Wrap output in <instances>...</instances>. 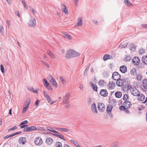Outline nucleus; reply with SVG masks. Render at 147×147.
I'll use <instances>...</instances> for the list:
<instances>
[{
    "mask_svg": "<svg viewBox=\"0 0 147 147\" xmlns=\"http://www.w3.org/2000/svg\"><path fill=\"white\" fill-rule=\"evenodd\" d=\"M105 84L104 81L102 80H100L98 82L99 85L100 86H102Z\"/></svg>",
    "mask_w": 147,
    "mask_h": 147,
    "instance_id": "43",
    "label": "nucleus"
},
{
    "mask_svg": "<svg viewBox=\"0 0 147 147\" xmlns=\"http://www.w3.org/2000/svg\"><path fill=\"white\" fill-rule=\"evenodd\" d=\"M100 94L102 96L105 97L107 96L108 93L106 90L102 89L100 92Z\"/></svg>",
    "mask_w": 147,
    "mask_h": 147,
    "instance_id": "14",
    "label": "nucleus"
},
{
    "mask_svg": "<svg viewBox=\"0 0 147 147\" xmlns=\"http://www.w3.org/2000/svg\"><path fill=\"white\" fill-rule=\"evenodd\" d=\"M70 97V94L69 93H67L65 95V97L64 98V100L65 101L67 100H68Z\"/></svg>",
    "mask_w": 147,
    "mask_h": 147,
    "instance_id": "40",
    "label": "nucleus"
},
{
    "mask_svg": "<svg viewBox=\"0 0 147 147\" xmlns=\"http://www.w3.org/2000/svg\"><path fill=\"white\" fill-rule=\"evenodd\" d=\"M130 73L131 75L136 76L137 74V69L136 68H132L131 69Z\"/></svg>",
    "mask_w": 147,
    "mask_h": 147,
    "instance_id": "20",
    "label": "nucleus"
},
{
    "mask_svg": "<svg viewBox=\"0 0 147 147\" xmlns=\"http://www.w3.org/2000/svg\"><path fill=\"white\" fill-rule=\"evenodd\" d=\"M122 89L124 91H126L128 89V86L127 85H124L123 86Z\"/></svg>",
    "mask_w": 147,
    "mask_h": 147,
    "instance_id": "41",
    "label": "nucleus"
},
{
    "mask_svg": "<svg viewBox=\"0 0 147 147\" xmlns=\"http://www.w3.org/2000/svg\"><path fill=\"white\" fill-rule=\"evenodd\" d=\"M19 141L20 144H24L26 143V138L23 137L20 138Z\"/></svg>",
    "mask_w": 147,
    "mask_h": 147,
    "instance_id": "26",
    "label": "nucleus"
},
{
    "mask_svg": "<svg viewBox=\"0 0 147 147\" xmlns=\"http://www.w3.org/2000/svg\"><path fill=\"white\" fill-rule=\"evenodd\" d=\"M91 109L92 111L94 113H97L98 112L96 109V105L94 103H93L92 105Z\"/></svg>",
    "mask_w": 147,
    "mask_h": 147,
    "instance_id": "19",
    "label": "nucleus"
},
{
    "mask_svg": "<svg viewBox=\"0 0 147 147\" xmlns=\"http://www.w3.org/2000/svg\"><path fill=\"white\" fill-rule=\"evenodd\" d=\"M31 91L35 93H37L38 92V90L37 89L34 90L33 88L31 89Z\"/></svg>",
    "mask_w": 147,
    "mask_h": 147,
    "instance_id": "56",
    "label": "nucleus"
},
{
    "mask_svg": "<svg viewBox=\"0 0 147 147\" xmlns=\"http://www.w3.org/2000/svg\"><path fill=\"white\" fill-rule=\"evenodd\" d=\"M117 80L116 84L118 86H121L123 84L124 81L123 79L120 78Z\"/></svg>",
    "mask_w": 147,
    "mask_h": 147,
    "instance_id": "11",
    "label": "nucleus"
},
{
    "mask_svg": "<svg viewBox=\"0 0 147 147\" xmlns=\"http://www.w3.org/2000/svg\"><path fill=\"white\" fill-rule=\"evenodd\" d=\"M53 139L50 138H47L46 140V143L49 145H51L53 143Z\"/></svg>",
    "mask_w": 147,
    "mask_h": 147,
    "instance_id": "16",
    "label": "nucleus"
},
{
    "mask_svg": "<svg viewBox=\"0 0 147 147\" xmlns=\"http://www.w3.org/2000/svg\"><path fill=\"white\" fill-rule=\"evenodd\" d=\"M98 108L99 110L101 112L105 109V107L104 104L102 102H99L98 104Z\"/></svg>",
    "mask_w": 147,
    "mask_h": 147,
    "instance_id": "4",
    "label": "nucleus"
},
{
    "mask_svg": "<svg viewBox=\"0 0 147 147\" xmlns=\"http://www.w3.org/2000/svg\"><path fill=\"white\" fill-rule=\"evenodd\" d=\"M17 126H15L13 127H12L11 128L9 129L8 130V131H13V130H15L17 129Z\"/></svg>",
    "mask_w": 147,
    "mask_h": 147,
    "instance_id": "48",
    "label": "nucleus"
},
{
    "mask_svg": "<svg viewBox=\"0 0 147 147\" xmlns=\"http://www.w3.org/2000/svg\"><path fill=\"white\" fill-rule=\"evenodd\" d=\"M124 111L127 113H129V110L127 109L126 108H125V109H124Z\"/></svg>",
    "mask_w": 147,
    "mask_h": 147,
    "instance_id": "64",
    "label": "nucleus"
},
{
    "mask_svg": "<svg viewBox=\"0 0 147 147\" xmlns=\"http://www.w3.org/2000/svg\"><path fill=\"white\" fill-rule=\"evenodd\" d=\"M141 26L144 28H147V24H141Z\"/></svg>",
    "mask_w": 147,
    "mask_h": 147,
    "instance_id": "57",
    "label": "nucleus"
},
{
    "mask_svg": "<svg viewBox=\"0 0 147 147\" xmlns=\"http://www.w3.org/2000/svg\"><path fill=\"white\" fill-rule=\"evenodd\" d=\"M80 55V54L79 53L73 50L70 49L67 51L66 57L67 59H69L78 56Z\"/></svg>",
    "mask_w": 147,
    "mask_h": 147,
    "instance_id": "1",
    "label": "nucleus"
},
{
    "mask_svg": "<svg viewBox=\"0 0 147 147\" xmlns=\"http://www.w3.org/2000/svg\"><path fill=\"white\" fill-rule=\"evenodd\" d=\"M127 42H123L121 43V47H122L124 48L127 47Z\"/></svg>",
    "mask_w": 147,
    "mask_h": 147,
    "instance_id": "45",
    "label": "nucleus"
},
{
    "mask_svg": "<svg viewBox=\"0 0 147 147\" xmlns=\"http://www.w3.org/2000/svg\"><path fill=\"white\" fill-rule=\"evenodd\" d=\"M59 130L62 132H67L69 131V130L67 128H59Z\"/></svg>",
    "mask_w": 147,
    "mask_h": 147,
    "instance_id": "34",
    "label": "nucleus"
},
{
    "mask_svg": "<svg viewBox=\"0 0 147 147\" xmlns=\"http://www.w3.org/2000/svg\"><path fill=\"white\" fill-rule=\"evenodd\" d=\"M113 108V107L111 105H108L107 107V111L108 114L110 115L111 111Z\"/></svg>",
    "mask_w": 147,
    "mask_h": 147,
    "instance_id": "24",
    "label": "nucleus"
},
{
    "mask_svg": "<svg viewBox=\"0 0 147 147\" xmlns=\"http://www.w3.org/2000/svg\"><path fill=\"white\" fill-rule=\"evenodd\" d=\"M144 53V51L143 49H140L139 51V53L140 54H142Z\"/></svg>",
    "mask_w": 147,
    "mask_h": 147,
    "instance_id": "58",
    "label": "nucleus"
},
{
    "mask_svg": "<svg viewBox=\"0 0 147 147\" xmlns=\"http://www.w3.org/2000/svg\"><path fill=\"white\" fill-rule=\"evenodd\" d=\"M48 80L51 83L53 82V81L55 80V79L52 76H49L48 77Z\"/></svg>",
    "mask_w": 147,
    "mask_h": 147,
    "instance_id": "33",
    "label": "nucleus"
},
{
    "mask_svg": "<svg viewBox=\"0 0 147 147\" xmlns=\"http://www.w3.org/2000/svg\"><path fill=\"white\" fill-rule=\"evenodd\" d=\"M113 59V57L111 55L108 54L105 55L103 57V59L105 61H106L109 59Z\"/></svg>",
    "mask_w": 147,
    "mask_h": 147,
    "instance_id": "22",
    "label": "nucleus"
},
{
    "mask_svg": "<svg viewBox=\"0 0 147 147\" xmlns=\"http://www.w3.org/2000/svg\"><path fill=\"white\" fill-rule=\"evenodd\" d=\"M62 144L60 142H57L55 143L56 147H62Z\"/></svg>",
    "mask_w": 147,
    "mask_h": 147,
    "instance_id": "38",
    "label": "nucleus"
},
{
    "mask_svg": "<svg viewBox=\"0 0 147 147\" xmlns=\"http://www.w3.org/2000/svg\"><path fill=\"white\" fill-rule=\"evenodd\" d=\"M128 96L127 94H125L123 97V99L124 100H126L128 98Z\"/></svg>",
    "mask_w": 147,
    "mask_h": 147,
    "instance_id": "54",
    "label": "nucleus"
},
{
    "mask_svg": "<svg viewBox=\"0 0 147 147\" xmlns=\"http://www.w3.org/2000/svg\"><path fill=\"white\" fill-rule=\"evenodd\" d=\"M142 83L144 87H147V79H143L142 80Z\"/></svg>",
    "mask_w": 147,
    "mask_h": 147,
    "instance_id": "32",
    "label": "nucleus"
},
{
    "mask_svg": "<svg viewBox=\"0 0 147 147\" xmlns=\"http://www.w3.org/2000/svg\"><path fill=\"white\" fill-rule=\"evenodd\" d=\"M142 78V77L140 75H138L137 76V80H141Z\"/></svg>",
    "mask_w": 147,
    "mask_h": 147,
    "instance_id": "52",
    "label": "nucleus"
},
{
    "mask_svg": "<svg viewBox=\"0 0 147 147\" xmlns=\"http://www.w3.org/2000/svg\"><path fill=\"white\" fill-rule=\"evenodd\" d=\"M0 31L3 34L4 31V29L3 26L2 25H0Z\"/></svg>",
    "mask_w": 147,
    "mask_h": 147,
    "instance_id": "46",
    "label": "nucleus"
},
{
    "mask_svg": "<svg viewBox=\"0 0 147 147\" xmlns=\"http://www.w3.org/2000/svg\"><path fill=\"white\" fill-rule=\"evenodd\" d=\"M51 84L55 88H57L58 86V84L55 80L53 81V82L51 83Z\"/></svg>",
    "mask_w": 147,
    "mask_h": 147,
    "instance_id": "35",
    "label": "nucleus"
},
{
    "mask_svg": "<svg viewBox=\"0 0 147 147\" xmlns=\"http://www.w3.org/2000/svg\"><path fill=\"white\" fill-rule=\"evenodd\" d=\"M61 8L62 11L65 14H68V11L66 5L64 4H62L61 6Z\"/></svg>",
    "mask_w": 147,
    "mask_h": 147,
    "instance_id": "12",
    "label": "nucleus"
},
{
    "mask_svg": "<svg viewBox=\"0 0 147 147\" xmlns=\"http://www.w3.org/2000/svg\"><path fill=\"white\" fill-rule=\"evenodd\" d=\"M120 71L122 73H125L127 71V67L125 65L121 66L120 67Z\"/></svg>",
    "mask_w": 147,
    "mask_h": 147,
    "instance_id": "15",
    "label": "nucleus"
},
{
    "mask_svg": "<svg viewBox=\"0 0 147 147\" xmlns=\"http://www.w3.org/2000/svg\"><path fill=\"white\" fill-rule=\"evenodd\" d=\"M115 95L116 98H120L122 96V94L121 92L117 91L115 93Z\"/></svg>",
    "mask_w": 147,
    "mask_h": 147,
    "instance_id": "25",
    "label": "nucleus"
},
{
    "mask_svg": "<svg viewBox=\"0 0 147 147\" xmlns=\"http://www.w3.org/2000/svg\"><path fill=\"white\" fill-rule=\"evenodd\" d=\"M43 81L45 83V84H46V86L48 85L49 84L47 81V80L45 79H43Z\"/></svg>",
    "mask_w": 147,
    "mask_h": 147,
    "instance_id": "59",
    "label": "nucleus"
},
{
    "mask_svg": "<svg viewBox=\"0 0 147 147\" xmlns=\"http://www.w3.org/2000/svg\"><path fill=\"white\" fill-rule=\"evenodd\" d=\"M123 105L125 107L127 108H129L131 107V102L128 101H126L124 102L123 104Z\"/></svg>",
    "mask_w": 147,
    "mask_h": 147,
    "instance_id": "13",
    "label": "nucleus"
},
{
    "mask_svg": "<svg viewBox=\"0 0 147 147\" xmlns=\"http://www.w3.org/2000/svg\"><path fill=\"white\" fill-rule=\"evenodd\" d=\"M125 107L123 106H121L119 107V109L121 111H124Z\"/></svg>",
    "mask_w": 147,
    "mask_h": 147,
    "instance_id": "55",
    "label": "nucleus"
},
{
    "mask_svg": "<svg viewBox=\"0 0 147 147\" xmlns=\"http://www.w3.org/2000/svg\"><path fill=\"white\" fill-rule=\"evenodd\" d=\"M36 129H37L36 127L34 126H30L26 128H25L24 129V132H27L31 131H32L36 130Z\"/></svg>",
    "mask_w": 147,
    "mask_h": 147,
    "instance_id": "6",
    "label": "nucleus"
},
{
    "mask_svg": "<svg viewBox=\"0 0 147 147\" xmlns=\"http://www.w3.org/2000/svg\"><path fill=\"white\" fill-rule=\"evenodd\" d=\"M28 122V121L27 120H25L24 121H22L19 125H23L24 124H26Z\"/></svg>",
    "mask_w": 147,
    "mask_h": 147,
    "instance_id": "53",
    "label": "nucleus"
},
{
    "mask_svg": "<svg viewBox=\"0 0 147 147\" xmlns=\"http://www.w3.org/2000/svg\"><path fill=\"white\" fill-rule=\"evenodd\" d=\"M30 102V99H28L27 100L26 103L27 104L24 106L22 113H24L27 110L28 107L29 106Z\"/></svg>",
    "mask_w": 147,
    "mask_h": 147,
    "instance_id": "3",
    "label": "nucleus"
},
{
    "mask_svg": "<svg viewBox=\"0 0 147 147\" xmlns=\"http://www.w3.org/2000/svg\"><path fill=\"white\" fill-rule=\"evenodd\" d=\"M142 61L144 64L147 65V55H144L143 57Z\"/></svg>",
    "mask_w": 147,
    "mask_h": 147,
    "instance_id": "28",
    "label": "nucleus"
},
{
    "mask_svg": "<svg viewBox=\"0 0 147 147\" xmlns=\"http://www.w3.org/2000/svg\"><path fill=\"white\" fill-rule=\"evenodd\" d=\"M22 3L23 4V5H24L25 8L27 9V7H26V3L25 1H22Z\"/></svg>",
    "mask_w": 147,
    "mask_h": 147,
    "instance_id": "62",
    "label": "nucleus"
},
{
    "mask_svg": "<svg viewBox=\"0 0 147 147\" xmlns=\"http://www.w3.org/2000/svg\"><path fill=\"white\" fill-rule=\"evenodd\" d=\"M34 143L37 145L40 146L43 143V141L40 137H38L35 139Z\"/></svg>",
    "mask_w": 147,
    "mask_h": 147,
    "instance_id": "2",
    "label": "nucleus"
},
{
    "mask_svg": "<svg viewBox=\"0 0 147 147\" xmlns=\"http://www.w3.org/2000/svg\"><path fill=\"white\" fill-rule=\"evenodd\" d=\"M29 25L30 26L33 27L35 26L36 24V19L34 18H32L30 21L29 23Z\"/></svg>",
    "mask_w": 147,
    "mask_h": 147,
    "instance_id": "8",
    "label": "nucleus"
},
{
    "mask_svg": "<svg viewBox=\"0 0 147 147\" xmlns=\"http://www.w3.org/2000/svg\"><path fill=\"white\" fill-rule=\"evenodd\" d=\"M14 136V135H13V134L10 135H8L4 137V139H6L7 138H9L10 137H12Z\"/></svg>",
    "mask_w": 147,
    "mask_h": 147,
    "instance_id": "47",
    "label": "nucleus"
},
{
    "mask_svg": "<svg viewBox=\"0 0 147 147\" xmlns=\"http://www.w3.org/2000/svg\"><path fill=\"white\" fill-rule=\"evenodd\" d=\"M70 141L71 142L73 143L76 146L77 145H78V143L77 142H75L72 140H70Z\"/></svg>",
    "mask_w": 147,
    "mask_h": 147,
    "instance_id": "51",
    "label": "nucleus"
},
{
    "mask_svg": "<svg viewBox=\"0 0 147 147\" xmlns=\"http://www.w3.org/2000/svg\"><path fill=\"white\" fill-rule=\"evenodd\" d=\"M63 36L64 38L68 40H69L72 39L71 36L68 33H64L63 34Z\"/></svg>",
    "mask_w": 147,
    "mask_h": 147,
    "instance_id": "23",
    "label": "nucleus"
},
{
    "mask_svg": "<svg viewBox=\"0 0 147 147\" xmlns=\"http://www.w3.org/2000/svg\"><path fill=\"white\" fill-rule=\"evenodd\" d=\"M0 68H1V71L3 73H4L5 72V71H4V67H3V65L1 64V65Z\"/></svg>",
    "mask_w": 147,
    "mask_h": 147,
    "instance_id": "49",
    "label": "nucleus"
},
{
    "mask_svg": "<svg viewBox=\"0 0 147 147\" xmlns=\"http://www.w3.org/2000/svg\"><path fill=\"white\" fill-rule=\"evenodd\" d=\"M144 96L142 94H139L138 97V99L140 101H143L145 99Z\"/></svg>",
    "mask_w": 147,
    "mask_h": 147,
    "instance_id": "27",
    "label": "nucleus"
},
{
    "mask_svg": "<svg viewBox=\"0 0 147 147\" xmlns=\"http://www.w3.org/2000/svg\"><path fill=\"white\" fill-rule=\"evenodd\" d=\"M125 60L127 61H129L131 60V57L129 56H127L125 58Z\"/></svg>",
    "mask_w": 147,
    "mask_h": 147,
    "instance_id": "60",
    "label": "nucleus"
},
{
    "mask_svg": "<svg viewBox=\"0 0 147 147\" xmlns=\"http://www.w3.org/2000/svg\"><path fill=\"white\" fill-rule=\"evenodd\" d=\"M49 133L50 134H52L53 135H54L55 136H56L57 137L60 138H61L63 140H65L63 138L64 137V136L63 135L60 134L58 133H56L57 134H52L50 132H49Z\"/></svg>",
    "mask_w": 147,
    "mask_h": 147,
    "instance_id": "17",
    "label": "nucleus"
},
{
    "mask_svg": "<svg viewBox=\"0 0 147 147\" xmlns=\"http://www.w3.org/2000/svg\"><path fill=\"white\" fill-rule=\"evenodd\" d=\"M113 78L115 80H117L120 78V75L117 72H114L112 75Z\"/></svg>",
    "mask_w": 147,
    "mask_h": 147,
    "instance_id": "7",
    "label": "nucleus"
},
{
    "mask_svg": "<svg viewBox=\"0 0 147 147\" xmlns=\"http://www.w3.org/2000/svg\"><path fill=\"white\" fill-rule=\"evenodd\" d=\"M78 23L77 24V26H82L83 24L82 18V17H79L78 20Z\"/></svg>",
    "mask_w": 147,
    "mask_h": 147,
    "instance_id": "21",
    "label": "nucleus"
},
{
    "mask_svg": "<svg viewBox=\"0 0 147 147\" xmlns=\"http://www.w3.org/2000/svg\"><path fill=\"white\" fill-rule=\"evenodd\" d=\"M43 93L44 96L47 99L50 97V96L49 95H48L47 93L45 91H44L43 92Z\"/></svg>",
    "mask_w": 147,
    "mask_h": 147,
    "instance_id": "42",
    "label": "nucleus"
},
{
    "mask_svg": "<svg viewBox=\"0 0 147 147\" xmlns=\"http://www.w3.org/2000/svg\"><path fill=\"white\" fill-rule=\"evenodd\" d=\"M46 128L48 130L54 133H58V132L57 131L54 130L52 127L50 126H47L46 127Z\"/></svg>",
    "mask_w": 147,
    "mask_h": 147,
    "instance_id": "29",
    "label": "nucleus"
},
{
    "mask_svg": "<svg viewBox=\"0 0 147 147\" xmlns=\"http://www.w3.org/2000/svg\"><path fill=\"white\" fill-rule=\"evenodd\" d=\"M124 3L127 6H131L132 5V3L129 1H125Z\"/></svg>",
    "mask_w": 147,
    "mask_h": 147,
    "instance_id": "30",
    "label": "nucleus"
},
{
    "mask_svg": "<svg viewBox=\"0 0 147 147\" xmlns=\"http://www.w3.org/2000/svg\"><path fill=\"white\" fill-rule=\"evenodd\" d=\"M41 62L42 63L43 65H45L47 68H49L50 67V65L47 63L42 60Z\"/></svg>",
    "mask_w": 147,
    "mask_h": 147,
    "instance_id": "39",
    "label": "nucleus"
},
{
    "mask_svg": "<svg viewBox=\"0 0 147 147\" xmlns=\"http://www.w3.org/2000/svg\"><path fill=\"white\" fill-rule=\"evenodd\" d=\"M47 54L51 57V58L53 59H56L55 56L51 51H48L47 52Z\"/></svg>",
    "mask_w": 147,
    "mask_h": 147,
    "instance_id": "18",
    "label": "nucleus"
},
{
    "mask_svg": "<svg viewBox=\"0 0 147 147\" xmlns=\"http://www.w3.org/2000/svg\"><path fill=\"white\" fill-rule=\"evenodd\" d=\"M60 79L61 81L63 84H65L66 82V80L63 77L60 76Z\"/></svg>",
    "mask_w": 147,
    "mask_h": 147,
    "instance_id": "36",
    "label": "nucleus"
},
{
    "mask_svg": "<svg viewBox=\"0 0 147 147\" xmlns=\"http://www.w3.org/2000/svg\"><path fill=\"white\" fill-rule=\"evenodd\" d=\"M39 100H37L35 103V105L36 106H37L39 105Z\"/></svg>",
    "mask_w": 147,
    "mask_h": 147,
    "instance_id": "63",
    "label": "nucleus"
},
{
    "mask_svg": "<svg viewBox=\"0 0 147 147\" xmlns=\"http://www.w3.org/2000/svg\"><path fill=\"white\" fill-rule=\"evenodd\" d=\"M15 14L18 17L20 18V13L18 11H16L15 12Z\"/></svg>",
    "mask_w": 147,
    "mask_h": 147,
    "instance_id": "61",
    "label": "nucleus"
},
{
    "mask_svg": "<svg viewBox=\"0 0 147 147\" xmlns=\"http://www.w3.org/2000/svg\"><path fill=\"white\" fill-rule=\"evenodd\" d=\"M90 84L91 85V87H92L93 89L95 91H97V87L96 85V84H93L92 82H90Z\"/></svg>",
    "mask_w": 147,
    "mask_h": 147,
    "instance_id": "31",
    "label": "nucleus"
},
{
    "mask_svg": "<svg viewBox=\"0 0 147 147\" xmlns=\"http://www.w3.org/2000/svg\"><path fill=\"white\" fill-rule=\"evenodd\" d=\"M46 88L49 90L50 91H52L53 89L52 86L50 84H49L48 85L46 86Z\"/></svg>",
    "mask_w": 147,
    "mask_h": 147,
    "instance_id": "44",
    "label": "nucleus"
},
{
    "mask_svg": "<svg viewBox=\"0 0 147 147\" xmlns=\"http://www.w3.org/2000/svg\"><path fill=\"white\" fill-rule=\"evenodd\" d=\"M136 46L132 44L130 45V49L132 51H134L136 48Z\"/></svg>",
    "mask_w": 147,
    "mask_h": 147,
    "instance_id": "37",
    "label": "nucleus"
},
{
    "mask_svg": "<svg viewBox=\"0 0 147 147\" xmlns=\"http://www.w3.org/2000/svg\"><path fill=\"white\" fill-rule=\"evenodd\" d=\"M131 94L134 96H138L139 94V92L138 90L135 88L131 89Z\"/></svg>",
    "mask_w": 147,
    "mask_h": 147,
    "instance_id": "5",
    "label": "nucleus"
},
{
    "mask_svg": "<svg viewBox=\"0 0 147 147\" xmlns=\"http://www.w3.org/2000/svg\"><path fill=\"white\" fill-rule=\"evenodd\" d=\"M47 101L49 103L51 104V105H52L54 103V102H52L51 100V99L50 98V97L48 99H47Z\"/></svg>",
    "mask_w": 147,
    "mask_h": 147,
    "instance_id": "50",
    "label": "nucleus"
},
{
    "mask_svg": "<svg viewBox=\"0 0 147 147\" xmlns=\"http://www.w3.org/2000/svg\"><path fill=\"white\" fill-rule=\"evenodd\" d=\"M115 83L112 81H110L108 84L107 86L109 89H114L115 86Z\"/></svg>",
    "mask_w": 147,
    "mask_h": 147,
    "instance_id": "9",
    "label": "nucleus"
},
{
    "mask_svg": "<svg viewBox=\"0 0 147 147\" xmlns=\"http://www.w3.org/2000/svg\"><path fill=\"white\" fill-rule=\"evenodd\" d=\"M140 61L139 58L136 57H134L132 59L133 63L136 65H138Z\"/></svg>",
    "mask_w": 147,
    "mask_h": 147,
    "instance_id": "10",
    "label": "nucleus"
}]
</instances>
